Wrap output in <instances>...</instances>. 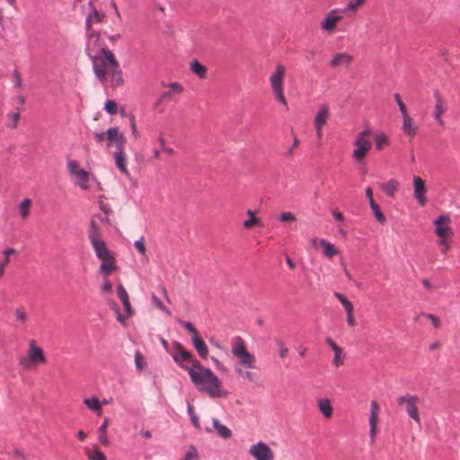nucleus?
<instances>
[{
  "mask_svg": "<svg viewBox=\"0 0 460 460\" xmlns=\"http://www.w3.org/2000/svg\"><path fill=\"white\" fill-rule=\"evenodd\" d=\"M182 368L188 372L190 381L199 392L207 394L211 399L227 397L229 393L223 387L219 377L199 360H192L191 366Z\"/></svg>",
  "mask_w": 460,
  "mask_h": 460,
  "instance_id": "1",
  "label": "nucleus"
},
{
  "mask_svg": "<svg viewBox=\"0 0 460 460\" xmlns=\"http://www.w3.org/2000/svg\"><path fill=\"white\" fill-rule=\"evenodd\" d=\"M95 76L106 86H118L123 83L122 72L112 51L109 50L90 58Z\"/></svg>",
  "mask_w": 460,
  "mask_h": 460,
  "instance_id": "2",
  "label": "nucleus"
},
{
  "mask_svg": "<svg viewBox=\"0 0 460 460\" xmlns=\"http://www.w3.org/2000/svg\"><path fill=\"white\" fill-rule=\"evenodd\" d=\"M231 350L233 356L238 359V363L234 366V372L239 376L243 377L245 371L243 370L242 367H255V356L247 350L244 341L240 336H234L231 339Z\"/></svg>",
  "mask_w": 460,
  "mask_h": 460,
  "instance_id": "3",
  "label": "nucleus"
},
{
  "mask_svg": "<svg viewBox=\"0 0 460 460\" xmlns=\"http://www.w3.org/2000/svg\"><path fill=\"white\" fill-rule=\"evenodd\" d=\"M285 72V66L280 63L277 64L274 71L270 75L269 81L276 101L288 109V102L284 94Z\"/></svg>",
  "mask_w": 460,
  "mask_h": 460,
  "instance_id": "4",
  "label": "nucleus"
},
{
  "mask_svg": "<svg viewBox=\"0 0 460 460\" xmlns=\"http://www.w3.org/2000/svg\"><path fill=\"white\" fill-rule=\"evenodd\" d=\"M44 363H46V357L44 356L42 349L36 345L34 340H31L29 341L27 356L20 358L19 365L23 369H30L38 364Z\"/></svg>",
  "mask_w": 460,
  "mask_h": 460,
  "instance_id": "5",
  "label": "nucleus"
},
{
  "mask_svg": "<svg viewBox=\"0 0 460 460\" xmlns=\"http://www.w3.org/2000/svg\"><path fill=\"white\" fill-rule=\"evenodd\" d=\"M371 135L372 132L370 129L362 130L357 135L353 142V145L356 146V148L352 153V156L358 162H361L371 149Z\"/></svg>",
  "mask_w": 460,
  "mask_h": 460,
  "instance_id": "6",
  "label": "nucleus"
},
{
  "mask_svg": "<svg viewBox=\"0 0 460 460\" xmlns=\"http://www.w3.org/2000/svg\"><path fill=\"white\" fill-rule=\"evenodd\" d=\"M109 50L110 49H107L105 42L101 39L100 33L93 30L86 31L85 52L90 58Z\"/></svg>",
  "mask_w": 460,
  "mask_h": 460,
  "instance_id": "7",
  "label": "nucleus"
},
{
  "mask_svg": "<svg viewBox=\"0 0 460 460\" xmlns=\"http://www.w3.org/2000/svg\"><path fill=\"white\" fill-rule=\"evenodd\" d=\"M88 237L98 259L112 253L107 248L105 242L102 239L100 231L94 221L91 222V229Z\"/></svg>",
  "mask_w": 460,
  "mask_h": 460,
  "instance_id": "8",
  "label": "nucleus"
},
{
  "mask_svg": "<svg viewBox=\"0 0 460 460\" xmlns=\"http://www.w3.org/2000/svg\"><path fill=\"white\" fill-rule=\"evenodd\" d=\"M450 218L448 216L441 215L435 221V233L439 238V243L444 246L442 252L445 253L448 249L447 238L453 234V231L449 226Z\"/></svg>",
  "mask_w": 460,
  "mask_h": 460,
  "instance_id": "9",
  "label": "nucleus"
},
{
  "mask_svg": "<svg viewBox=\"0 0 460 460\" xmlns=\"http://www.w3.org/2000/svg\"><path fill=\"white\" fill-rule=\"evenodd\" d=\"M396 401L398 405L404 406V410L411 419H412L416 423L420 424V416L418 410L420 398L417 395H402L399 396Z\"/></svg>",
  "mask_w": 460,
  "mask_h": 460,
  "instance_id": "10",
  "label": "nucleus"
},
{
  "mask_svg": "<svg viewBox=\"0 0 460 460\" xmlns=\"http://www.w3.org/2000/svg\"><path fill=\"white\" fill-rule=\"evenodd\" d=\"M343 13H345L341 8H334L329 11L323 20L321 21L320 26L323 31L327 33H333L338 23L343 19Z\"/></svg>",
  "mask_w": 460,
  "mask_h": 460,
  "instance_id": "11",
  "label": "nucleus"
},
{
  "mask_svg": "<svg viewBox=\"0 0 460 460\" xmlns=\"http://www.w3.org/2000/svg\"><path fill=\"white\" fill-rule=\"evenodd\" d=\"M67 170L71 175H73L76 180V184L83 190H87L89 188L88 181L90 179L89 172L81 168L79 164L75 160H68L67 161Z\"/></svg>",
  "mask_w": 460,
  "mask_h": 460,
  "instance_id": "12",
  "label": "nucleus"
},
{
  "mask_svg": "<svg viewBox=\"0 0 460 460\" xmlns=\"http://www.w3.org/2000/svg\"><path fill=\"white\" fill-rule=\"evenodd\" d=\"M249 454L255 460H273L274 453L270 447L264 442L259 441L252 445L249 449Z\"/></svg>",
  "mask_w": 460,
  "mask_h": 460,
  "instance_id": "13",
  "label": "nucleus"
},
{
  "mask_svg": "<svg viewBox=\"0 0 460 460\" xmlns=\"http://www.w3.org/2000/svg\"><path fill=\"white\" fill-rule=\"evenodd\" d=\"M173 349L174 353L172 354V359L181 368L182 367H186L183 362H190L192 364V360H197L190 351L183 348L181 343L175 342L173 344Z\"/></svg>",
  "mask_w": 460,
  "mask_h": 460,
  "instance_id": "14",
  "label": "nucleus"
},
{
  "mask_svg": "<svg viewBox=\"0 0 460 460\" xmlns=\"http://www.w3.org/2000/svg\"><path fill=\"white\" fill-rule=\"evenodd\" d=\"M379 405L376 401H372L370 403V416H369V438L371 443H374L376 437V427L378 421Z\"/></svg>",
  "mask_w": 460,
  "mask_h": 460,
  "instance_id": "15",
  "label": "nucleus"
},
{
  "mask_svg": "<svg viewBox=\"0 0 460 460\" xmlns=\"http://www.w3.org/2000/svg\"><path fill=\"white\" fill-rule=\"evenodd\" d=\"M413 195L414 198L417 199L418 203L420 206H424L427 202V199L425 197V193L427 191V188L425 186L424 181L420 178L419 176L413 177Z\"/></svg>",
  "mask_w": 460,
  "mask_h": 460,
  "instance_id": "16",
  "label": "nucleus"
},
{
  "mask_svg": "<svg viewBox=\"0 0 460 460\" xmlns=\"http://www.w3.org/2000/svg\"><path fill=\"white\" fill-rule=\"evenodd\" d=\"M114 159H115V164H116L117 168L120 171L121 173L128 176L129 174V172L127 168V158H126V155L123 152L121 139H120L119 145L117 146V149L114 153Z\"/></svg>",
  "mask_w": 460,
  "mask_h": 460,
  "instance_id": "17",
  "label": "nucleus"
},
{
  "mask_svg": "<svg viewBox=\"0 0 460 460\" xmlns=\"http://www.w3.org/2000/svg\"><path fill=\"white\" fill-rule=\"evenodd\" d=\"M99 260L102 261L99 272L104 277H108L117 269L116 261L112 253L102 257Z\"/></svg>",
  "mask_w": 460,
  "mask_h": 460,
  "instance_id": "18",
  "label": "nucleus"
},
{
  "mask_svg": "<svg viewBox=\"0 0 460 460\" xmlns=\"http://www.w3.org/2000/svg\"><path fill=\"white\" fill-rule=\"evenodd\" d=\"M433 94L436 100L434 118L439 125L443 126L444 121L442 119V114L447 111V106L438 90H435Z\"/></svg>",
  "mask_w": 460,
  "mask_h": 460,
  "instance_id": "19",
  "label": "nucleus"
},
{
  "mask_svg": "<svg viewBox=\"0 0 460 460\" xmlns=\"http://www.w3.org/2000/svg\"><path fill=\"white\" fill-rule=\"evenodd\" d=\"M325 342L331 347L334 352V358L332 359V365L336 367H341L344 363L345 354L342 349L338 346L332 338L326 337Z\"/></svg>",
  "mask_w": 460,
  "mask_h": 460,
  "instance_id": "20",
  "label": "nucleus"
},
{
  "mask_svg": "<svg viewBox=\"0 0 460 460\" xmlns=\"http://www.w3.org/2000/svg\"><path fill=\"white\" fill-rule=\"evenodd\" d=\"M353 58L351 55L345 52H340L333 55L330 61V66L333 68H336L342 65L349 66Z\"/></svg>",
  "mask_w": 460,
  "mask_h": 460,
  "instance_id": "21",
  "label": "nucleus"
},
{
  "mask_svg": "<svg viewBox=\"0 0 460 460\" xmlns=\"http://www.w3.org/2000/svg\"><path fill=\"white\" fill-rule=\"evenodd\" d=\"M105 18V14L97 11L96 7H93V11H91L85 20V28L86 31L93 30V23L98 22L102 23Z\"/></svg>",
  "mask_w": 460,
  "mask_h": 460,
  "instance_id": "22",
  "label": "nucleus"
},
{
  "mask_svg": "<svg viewBox=\"0 0 460 460\" xmlns=\"http://www.w3.org/2000/svg\"><path fill=\"white\" fill-rule=\"evenodd\" d=\"M212 425L218 437L226 439L232 436L231 429L222 424L217 418L212 419Z\"/></svg>",
  "mask_w": 460,
  "mask_h": 460,
  "instance_id": "23",
  "label": "nucleus"
},
{
  "mask_svg": "<svg viewBox=\"0 0 460 460\" xmlns=\"http://www.w3.org/2000/svg\"><path fill=\"white\" fill-rule=\"evenodd\" d=\"M191 341L199 357L202 358H206L208 355V349L204 341L199 335L192 336Z\"/></svg>",
  "mask_w": 460,
  "mask_h": 460,
  "instance_id": "24",
  "label": "nucleus"
},
{
  "mask_svg": "<svg viewBox=\"0 0 460 460\" xmlns=\"http://www.w3.org/2000/svg\"><path fill=\"white\" fill-rule=\"evenodd\" d=\"M403 123H402V130L409 137H414L418 131V127L413 123L412 119L409 116V114L402 115Z\"/></svg>",
  "mask_w": 460,
  "mask_h": 460,
  "instance_id": "25",
  "label": "nucleus"
},
{
  "mask_svg": "<svg viewBox=\"0 0 460 460\" xmlns=\"http://www.w3.org/2000/svg\"><path fill=\"white\" fill-rule=\"evenodd\" d=\"M329 117V110L326 105H321L316 112L314 124V126L323 127Z\"/></svg>",
  "mask_w": 460,
  "mask_h": 460,
  "instance_id": "26",
  "label": "nucleus"
},
{
  "mask_svg": "<svg viewBox=\"0 0 460 460\" xmlns=\"http://www.w3.org/2000/svg\"><path fill=\"white\" fill-rule=\"evenodd\" d=\"M318 408L324 418L329 419L332 416L333 408L328 398L318 400Z\"/></svg>",
  "mask_w": 460,
  "mask_h": 460,
  "instance_id": "27",
  "label": "nucleus"
},
{
  "mask_svg": "<svg viewBox=\"0 0 460 460\" xmlns=\"http://www.w3.org/2000/svg\"><path fill=\"white\" fill-rule=\"evenodd\" d=\"M106 138L108 141V146H111L113 142H117V146L120 143V139L122 140V145L124 144V138L121 134L119 133L117 128H110L106 132Z\"/></svg>",
  "mask_w": 460,
  "mask_h": 460,
  "instance_id": "28",
  "label": "nucleus"
},
{
  "mask_svg": "<svg viewBox=\"0 0 460 460\" xmlns=\"http://www.w3.org/2000/svg\"><path fill=\"white\" fill-rule=\"evenodd\" d=\"M380 187L387 196L394 197L399 188V181L391 179L387 182L382 183Z\"/></svg>",
  "mask_w": 460,
  "mask_h": 460,
  "instance_id": "29",
  "label": "nucleus"
},
{
  "mask_svg": "<svg viewBox=\"0 0 460 460\" xmlns=\"http://www.w3.org/2000/svg\"><path fill=\"white\" fill-rule=\"evenodd\" d=\"M84 403L89 410L96 412L98 416L102 415V411L101 402L96 396H92L90 398H84Z\"/></svg>",
  "mask_w": 460,
  "mask_h": 460,
  "instance_id": "30",
  "label": "nucleus"
},
{
  "mask_svg": "<svg viewBox=\"0 0 460 460\" xmlns=\"http://www.w3.org/2000/svg\"><path fill=\"white\" fill-rule=\"evenodd\" d=\"M365 2L366 0H349L344 8L341 9L344 13L355 14L358 12L359 8Z\"/></svg>",
  "mask_w": 460,
  "mask_h": 460,
  "instance_id": "31",
  "label": "nucleus"
},
{
  "mask_svg": "<svg viewBox=\"0 0 460 460\" xmlns=\"http://www.w3.org/2000/svg\"><path fill=\"white\" fill-rule=\"evenodd\" d=\"M190 71L198 75L200 79H204L207 75V68L205 66L200 64L198 60H193L190 64Z\"/></svg>",
  "mask_w": 460,
  "mask_h": 460,
  "instance_id": "32",
  "label": "nucleus"
},
{
  "mask_svg": "<svg viewBox=\"0 0 460 460\" xmlns=\"http://www.w3.org/2000/svg\"><path fill=\"white\" fill-rule=\"evenodd\" d=\"M121 303L123 305V307H124V310L126 313V316L124 317L120 314H118L117 319L120 323L124 322L125 318H128V317L132 316V314H133V309L130 305L129 296H127L126 298L122 299Z\"/></svg>",
  "mask_w": 460,
  "mask_h": 460,
  "instance_id": "33",
  "label": "nucleus"
},
{
  "mask_svg": "<svg viewBox=\"0 0 460 460\" xmlns=\"http://www.w3.org/2000/svg\"><path fill=\"white\" fill-rule=\"evenodd\" d=\"M247 215H248L249 218L243 222L244 228L249 229V228L252 227L253 226H261L262 225L260 218L256 217L254 216L253 211H252L251 209L247 210Z\"/></svg>",
  "mask_w": 460,
  "mask_h": 460,
  "instance_id": "34",
  "label": "nucleus"
},
{
  "mask_svg": "<svg viewBox=\"0 0 460 460\" xmlns=\"http://www.w3.org/2000/svg\"><path fill=\"white\" fill-rule=\"evenodd\" d=\"M108 424H109V420L106 419L104 420V422L99 427L98 440L101 444H102L104 446L109 445V439L106 435V429H107Z\"/></svg>",
  "mask_w": 460,
  "mask_h": 460,
  "instance_id": "35",
  "label": "nucleus"
},
{
  "mask_svg": "<svg viewBox=\"0 0 460 460\" xmlns=\"http://www.w3.org/2000/svg\"><path fill=\"white\" fill-rule=\"evenodd\" d=\"M333 295L342 305L345 312L354 310L352 303L343 294L335 291Z\"/></svg>",
  "mask_w": 460,
  "mask_h": 460,
  "instance_id": "36",
  "label": "nucleus"
},
{
  "mask_svg": "<svg viewBox=\"0 0 460 460\" xmlns=\"http://www.w3.org/2000/svg\"><path fill=\"white\" fill-rule=\"evenodd\" d=\"M320 244L323 247L324 254L327 257H332L335 254H337L338 251L336 250L334 245L332 244L331 243H329L328 241H326L325 239H321Z\"/></svg>",
  "mask_w": 460,
  "mask_h": 460,
  "instance_id": "37",
  "label": "nucleus"
},
{
  "mask_svg": "<svg viewBox=\"0 0 460 460\" xmlns=\"http://www.w3.org/2000/svg\"><path fill=\"white\" fill-rule=\"evenodd\" d=\"M370 208L376 217V219L381 223V224H384L385 222V217L384 216V214L381 212L380 208H379V206L377 205V203H376L375 200H371L370 204Z\"/></svg>",
  "mask_w": 460,
  "mask_h": 460,
  "instance_id": "38",
  "label": "nucleus"
},
{
  "mask_svg": "<svg viewBox=\"0 0 460 460\" xmlns=\"http://www.w3.org/2000/svg\"><path fill=\"white\" fill-rule=\"evenodd\" d=\"M31 204V201L30 199H24L19 204V214L22 217V218L24 219L29 216Z\"/></svg>",
  "mask_w": 460,
  "mask_h": 460,
  "instance_id": "39",
  "label": "nucleus"
},
{
  "mask_svg": "<svg viewBox=\"0 0 460 460\" xmlns=\"http://www.w3.org/2000/svg\"><path fill=\"white\" fill-rule=\"evenodd\" d=\"M135 366L137 370H142L146 367V361L140 351L137 350L134 355Z\"/></svg>",
  "mask_w": 460,
  "mask_h": 460,
  "instance_id": "40",
  "label": "nucleus"
},
{
  "mask_svg": "<svg viewBox=\"0 0 460 460\" xmlns=\"http://www.w3.org/2000/svg\"><path fill=\"white\" fill-rule=\"evenodd\" d=\"M171 90L164 93L163 98H169L175 93H180L182 92V86L178 83H172L170 84Z\"/></svg>",
  "mask_w": 460,
  "mask_h": 460,
  "instance_id": "41",
  "label": "nucleus"
},
{
  "mask_svg": "<svg viewBox=\"0 0 460 460\" xmlns=\"http://www.w3.org/2000/svg\"><path fill=\"white\" fill-rule=\"evenodd\" d=\"M242 378L249 381L250 383H252L255 385H260V376L258 374H256L254 372L245 370L243 372V376Z\"/></svg>",
  "mask_w": 460,
  "mask_h": 460,
  "instance_id": "42",
  "label": "nucleus"
},
{
  "mask_svg": "<svg viewBox=\"0 0 460 460\" xmlns=\"http://www.w3.org/2000/svg\"><path fill=\"white\" fill-rule=\"evenodd\" d=\"M104 110L110 115H114L118 111L117 103L112 100H107L104 104Z\"/></svg>",
  "mask_w": 460,
  "mask_h": 460,
  "instance_id": "43",
  "label": "nucleus"
},
{
  "mask_svg": "<svg viewBox=\"0 0 460 460\" xmlns=\"http://www.w3.org/2000/svg\"><path fill=\"white\" fill-rule=\"evenodd\" d=\"M188 414L195 428L199 429V420L198 415L194 412L192 406L189 403L187 407Z\"/></svg>",
  "mask_w": 460,
  "mask_h": 460,
  "instance_id": "44",
  "label": "nucleus"
},
{
  "mask_svg": "<svg viewBox=\"0 0 460 460\" xmlns=\"http://www.w3.org/2000/svg\"><path fill=\"white\" fill-rule=\"evenodd\" d=\"M134 246L142 256H146L145 238L143 236H141L138 240L135 241Z\"/></svg>",
  "mask_w": 460,
  "mask_h": 460,
  "instance_id": "45",
  "label": "nucleus"
},
{
  "mask_svg": "<svg viewBox=\"0 0 460 460\" xmlns=\"http://www.w3.org/2000/svg\"><path fill=\"white\" fill-rule=\"evenodd\" d=\"M154 305L161 311L168 315H171V311L163 304V302L155 295L152 296Z\"/></svg>",
  "mask_w": 460,
  "mask_h": 460,
  "instance_id": "46",
  "label": "nucleus"
},
{
  "mask_svg": "<svg viewBox=\"0 0 460 460\" xmlns=\"http://www.w3.org/2000/svg\"><path fill=\"white\" fill-rule=\"evenodd\" d=\"M199 456L198 451L194 446H190L183 459L184 460H196Z\"/></svg>",
  "mask_w": 460,
  "mask_h": 460,
  "instance_id": "47",
  "label": "nucleus"
},
{
  "mask_svg": "<svg viewBox=\"0 0 460 460\" xmlns=\"http://www.w3.org/2000/svg\"><path fill=\"white\" fill-rule=\"evenodd\" d=\"M179 323L181 326H183L189 332H190L192 334V336H198L199 335L197 329L195 328V326L190 322H186V321L180 320Z\"/></svg>",
  "mask_w": 460,
  "mask_h": 460,
  "instance_id": "48",
  "label": "nucleus"
},
{
  "mask_svg": "<svg viewBox=\"0 0 460 460\" xmlns=\"http://www.w3.org/2000/svg\"><path fill=\"white\" fill-rule=\"evenodd\" d=\"M87 456L90 460H106L105 455L97 449L88 452Z\"/></svg>",
  "mask_w": 460,
  "mask_h": 460,
  "instance_id": "49",
  "label": "nucleus"
},
{
  "mask_svg": "<svg viewBox=\"0 0 460 460\" xmlns=\"http://www.w3.org/2000/svg\"><path fill=\"white\" fill-rule=\"evenodd\" d=\"M112 291V285L107 279V277H104L103 283L101 286V292L102 294H109Z\"/></svg>",
  "mask_w": 460,
  "mask_h": 460,
  "instance_id": "50",
  "label": "nucleus"
},
{
  "mask_svg": "<svg viewBox=\"0 0 460 460\" xmlns=\"http://www.w3.org/2000/svg\"><path fill=\"white\" fill-rule=\"evenodd\" d=\"M394 99H395V102H396V103H397V105L399 107V110H400L402 115L407 114L406 106L403 103V102L402 101L400 94L399 93H395L394 94Z\"/></svg>",
  "mask_w": 460,
  "mask_h": 460,
  "instance_id": "51",
  "label": "nucleus"
},
{
  "mask_svg": "<svg viewBox=\"0 0 460 460\" xmlns=\"http://www.w3.org/2000/svg\"><path fill=\"white\" fill-rule=\"evenodd\" d=\"M386 137L384 135L376 136V147L377 150L383 149L384 146L386 144Z\"/></svg>",
  "mask_w": 460,
  "mask_h": 460,
  "instance_id": "52",
  "label": "nucleus"
},
{
  "mask_svg": "<svg viewBox=\"0 0 460 460\" xmlns=\"http://www.w3.org/2000/svg\"><path fill=\"white\" fill-rule=\"evenodd\" d=\"M8 117L13 121L11 124H9L8 127L11 128H15L20 119V111H18L17 112L11 113L8 115Z\"/></svg>",
  "mask_w": 460,
  "mask_h": 460,
  "instance_id": "53",
  "label": "nucleus"
},
{
  "mask_svg": "<svg viewBox=\"0 0 460 460\" xmlns=\"http://www.w3.org/2000/svg\"><path fill=\"white\" fill-rule=\"evenodd\" d=\"M15 316L18 321L21 323H24L27 319L26 313L22 308H17L15 309Z\"/></svg>",
  "mask_w": 460,
  "mask_h": 460,
  "instance_id": "54",
  "label": "nucleus"
},
{
  "mask_svg": "<svg viewBox=\"0 0 460 460\" xmlns=\"http://www.w3.org/2000/svg\"><path fill=\"white\" fill-rule=\"evenodd\" d=\"M295 215L291 212H284L279 217V220L282 222L295 221Z\"/></svg>",
  "mask_w": 460,
  "mask_h": 460,
  "instance_id": "55",
  "label": "nucleus"
},
{
  "mask_svg": "<svg viewBox=\"0 0 460 460\" xmlns=\"http://www.w3.org/2000/svg\"><path fill=\"white\" fill-rule=\"evenodd\" d=\"M117 294L120 301L128 296V294L122 284H119L117 286Z\"/></svg>",
  "mask_w": 460,
  "mask_h": 460,
  "instance_id": "56",
  "label": "nucleus"
},
{
  "mask_svg": "<svg viewBox=\"0 0 460 460\" xmlns=\"http://www.w3.org/2000/svg\"><path fill=\"white\" fill-rule=\"evenodd\" d=\"M277 344L279 346V357L281 358H285L288 355V349L285 346V344L280 341H277Z\"/></svg>",
  "mask_w": 460,
  "mask_h": 460,
  "instance_id": "57",
  "label": "nucleus"
},
{
  "mask_svg": "<svg viewBox=\"0 0 460 460\" xmlns=\"http://www.w3.org/2000/svg\"><path fill=\"white\" fill-rule=\"evenodd\" d=\"M353 312H354V310H350V311L345 312L346 313V318H347L348 325L350 326V327H354L356 325V321H355V318L353 316Z\"/></svg>",
  "mask_w": 460,
  "mask_h": 460,
  "instance_id": "58",
  "label": "nucleus"
},
{
  "mask_svg": "<svg viewBox=\"0 0 460 460\" xmlns=\"http://www.w3.org/2000/svg\"><path fill=\"white\" fill-rule=\"evenodd\" d=\"M9 261H10L9 258H4L2 261H0V279L4 276V268L7 266Z\"/></svg>",
  "mask_w": 460,
  "mask_h": 460,
  "instance_id": "59",
  "label": "nucleus"
},
{
  "mask_svg": "<svg viewBox=\"0 0 460 460\" xmlns=\"http://www.w3.org/2000/svg\"><path fill=\"white\" fill-rule=\"evenodd\" d=\"M427 317L431 321V323L436 327H439L440 325V320L434 314H428Z\"/></svg>",
  "mask_w": 460,
  "mask_h": 460,
  "instance_id": "60",
  "label": "nucleus"
},
{
  "mask_svg": "<svg viewBox=\"0 0 460 460\" xmlns=\"http://www.w3.org/2000/svg\"><path fill=\"white\" fill-rule=\"evenodd\" d=\"M13 77H14V86L21 87L22 81H21L20 74L17 70L13 71Z\"/></svg>",
  "mask_w": 460,
  "mask_h": 460,
  "instance_id": "61",
  "label": "nucleus"
},
{
  "mask_svg": "<svg viewBox=\"0 0 460 460\" xmlns=\"http://www.w3.org/2000/svg\"><path fill=\"white\" fill-rule=\"evenodd\" d=\"M211 359L218 370H221V371L226 370V367L217 358L212 357Z\"/></svg>",
  "mask_w": 460,
  "mask_h": 460,
  "instance_id": "62",
  "label": "nucleus"
},
{
  "mask_svg": "<svg viewBox=\"0 0 460 460\" xmlns=\"http://www.w3.org/2000/svg\"><path fill=\"white\" fill-rule=\"evenodd\" d=\"M94 137L97 142L102 143L106 138V132H95Z\"/></svg>",
  "mask_w": 460,
  "mask_h": 460,
  "instance_id": "63",
  "label": "nucleus"
},
{
  "mask_svg": "<svg viewBox=\"0 0 460 460\" xmlns=\"http://www.w3.org/2000/svg\"><path fill=\"white\" fill-rule=\"evenodd\" d=\"M16 253V251L13 248H7L3 252L4 258H9L11 255H13Z\"/></svg>",
  "mask_w": 460,
  "mask_h": 460,
  "instance_id": "64",
  "label": "nucleus"
}]
</instances>
